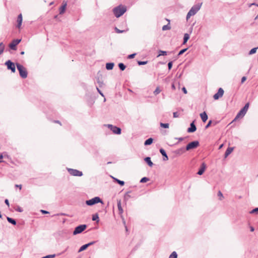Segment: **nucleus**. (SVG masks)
<instances>
[{"instance_id": "obj_1", "label": "nucleus", "mask_w": 258, "mask_h": 258, "mask_svg": "<svg viewBox=\"0 0 258 258\" xmlns=\"http://www.w3.org/2000/svg\"><path fill=\"white\" fill-rule=\"evenodd\" d=\"M126 11V7L125 6L120 5L112 10V12L116 18H119L123 15Z\"/></svg>"}, {"instance_id": "obj_2", "label": "nucleus", "mask_w": 258, "mask_h": 258, "mask_svg": "<svg viewBox=\"0 0 258 258\" xmlns=\"http://www.w3.org/2000/svg\"><path fill=\"white\" fill-rule=\"evenodd\" d=\"M202 3L193 6L188 12L186 19L188 20L190 17L194 16L201 9Z\"/></svg>"}, {"instance_id": "obj_3", "label": "nucleus", "mask_w": 258, "mask_h": 258, "mask_svg": "<svg viewBox=\"0 0 258 258\" xmlns=\"http://www.w3.org/2000/svg\"><path fill=\"white\" fill-rule=\"evenodd\" d=\"M16 66L18 70L19 71L20 77L23 79L26 78L27 77L28 73L26 68L19 63H16Z\"/></svg>"}, {"instance_id": "obj_4", "label": "nucleus", "mask_w": 258, "mask_h": 258, "mask_svg": "<svg viewBox=\"0 0 258 258\" xmlns=\"http://www.w3.org/2000/svg\"><path fill=\"white\" fill-rule=\"evenodd\" d=\"M249 103H246L242 109H241L238 112L233 121L237 119L238 118L243 117L247 112L248 109L249 108Z\"/></svg>"}, {"instance_id": "obj_5", "label": "nucleus", "mask_w": 258, "mask_h": 258, "mask_svg": "<svg viewBox=\"0 0 258 258\" xmlns=\"http://www.w3.org/2000/svg\"><path fill=\"white\" fill-rule=\"evenodd\" d=\"M102 203L103 204V201L102 200L98 197H94L90 200H87L86 201V204L88 206H93L95 204H98V203Z\"/></svg>"}, {"instance_id": "obj_6", "label": "nucleus", "mask_w": 258, "mask_h": 258, "mask_svg": "<svg viewBox=\"0 0 258 258\" xmlns=\"http://www.w3.org/2000/svg\"><path fill=\"white\" fill-rule=\"evenodd\" d=\"M87 228V225L85 224L80 225L77 226L74 231H73V235H77L80 234L84 231Z\"/></svg>"}, {"instance_id": "obj_7", "label": "nucleus", "mask_w": 258, "mask_h": 258, "mask_svg": "<svg viewBox=\"0 0 258 258\" xmlns=\"http://www.w3.org/2000/svg\"><path fill=\"white\" fill-rule=\"evenodd\" d=\"M199 146V142L198 141H195L188 144L186 146V151H189L191 149H196Z\"/></svg>"}, {"instance_id": "obj_8", "label": "nucleus", "mask_w": 258, "mask_h": 258, "mask_svg": "<svg viewBox=\"0 0 258 258\" xmlns=\"http://www.w3.org/2000/svg\"><path fill=\"white\" fill-rule=\"evenodd\" d=\"M69 173L73 176H82L83 175V172L77 169L67 168Z\"/></svg>"}, {"instance_id": "obj_9", "label": "nucleus", "mask_w": 258, "mask_h": 258, "mask_svg": "<svg viewBox=\"0 0 258 258\" xmlns=\"http://www.w3.org/2000/svg\"><path fill=\"white\" fill-rule=\"evenodd\" d=\"M107 126L115 134L120 135L121 133V130L120 127L112 124H108Z\"/></svg>"}, {"instance_id": "obj_10", "label": "nucleus", "mask_w": 258, "mask_h": 258, "mask_svg": "<svg viewBox=\"0 0 258 258\" xmlns=\"http://www.w3.org/2000/svg\"><path fill=\"white\" fill-rule=\"evenodd\" d=\"M21 39H14L9 45L10 49L13 50L17 49V45L21 42Z\"/></svg>"}, {"instance_id": "obj_11", "label": "nucleus", "mask_w": 258, "mask_h": 258, "mask_svg": "<svg viewBox=\"0 0 258 258\" xmlns=\"http://www.w3.org/2000/svg\"><path fill=\"white\" fill-rule=\"evenodd\" d=\"M5 64L7 66L8 69L11 70L12 72L15 73L16 72L15 64L11 60H8L5 62Z\"/></svg>"}, {"instance_id": "obj_12", "label": "nucleus", "mask_w": 258, "mask_h": 258, "mask_svg": "<svg viewBox=\"0 0 258 258\" xmlns=\"http://www.w3.org/2000/svg\"><path fill=\"white\" fill-rule=\"evenodd\" d=\"M224 92L223 89L221 88H220L218 89V92L214 95V96H213L214 99L215 100L218 99L220 97H221L223 95Z\"/></svg>"}, {"instance_id": "obj_13", "label": "nucleus", "mask_w": 258, "mask_h": 258, "mask_svg": "<svg viewBox=\"0 0 258 258\" xmlns=\"http://www.w3.org/2000/svg\"><path fill=\"white\" fill-rule=\"evenodd\" d=\"M23 18L22 14H20L17 19V25H16V27L18 29H20L22 25Z\"/></svg>"}, {"instance_id": "obj_14", "label": "nucleus", "mask_w": 258, "mask_h": 258, "mask_svg": "<svg viewBox=\"0 0 258 258\" xmlns=\"http://www.w3.org/2000/svg\"><path fill=\"white\" fill-rule=\"evenodd\" d=\"M206 168V164L204 162L202 163L201 164V168H200L199 170L198 171L197 174L200 175H202L204 173Z\"/></svg>"}, {"instance_id": "obj_15", "label": "nucleus", "mask_w": 258, "mask_h": 258, "mask_svg": "<svg viewBox=\"0 0 258 258\" xmlns=\"http://www.w3.org/2000/svg\"><path fill=\"white\" fill-rule=\"evenodd\" d=\"M197 130L196 126L195 124V121H193L190 124V127L188 128L187 132L188 133H193Z\"/></svg>"}, {"instance_id": "obj_16", "label": "nucleus", "mask_w": 258, "mask_h": 258, "mask_svg": "<svg viewBox=\"0 0 258 258\" xmlns=\"http://www.w3.org/2000/svg\"><path fill=\"white\" fill-rule=\"evenodd\" d=\"M186 151V149L184 147L178 149L174 151V153L177 155H181L184 153Z\"/></svg>"}, {"instance_id": "obj_17", "label": "nucleus", "mask_w": 258, "mask_h": 258, "mask_svg": "<svg viewBox=\"0 0 258 258\" xmlns=\"http://www.w3.org/2000/svg\"><path fill=\"white\" fill-rule=\"evenodd\" d=\"M67 3L66 2H63L61 7L59 9V14H62L64 13Z\"/></svg>"}, {"instance_id": "obj_18", "label": "nucleus", "mask_w": 258, "mask_h": 258, "mask_svg": "<svg viewBox=\"0 0 258 258\" xmlns=\"http://www.w3.org/2000/svg\"><path fill=\"white\" fill-rule=\"evenodd\" d=\"M131 191H128L126 192L124 196V199L125 201H128L130 198H136L135 196L131 195Z\"/></svg>"}, {"instance_id": "obj_19", "label": "nucleus", "mask_w": 258, "mask_h": 258, "mask_svg": "<svg viewBox=\"0 0 258 258\" xmlns=\"http://www.w3.org/2000/svg\"><path fill=\"white\" fill-rule=\"evenodd\" d=\"M160 153L162 155V156H163V160L164 161H167L168 160V156L165 152V151L162 149V148H161L160 149Z\"/></svg>"}, {"instance_id": "obj_20", "label": "nucleus", "mask_w": 258, "mask_h": 258, "mask_svg": "<svg viewBox=\"0 0 258 258\" xmlns=\"http://www.w3.org/2000/svg\"><path fill=\"white\" fill-rule=\"evenodd\" d=\"M200 116L202 118V121L204 122H205L207 120L208 118V115H207V113H206V112H204L201 113Z\"/></svg>"}, {"instance_id": "obj_21", "label": "nucleus", "mask_w": 258, "mask_h": 258, "mask_svg": "<svg viewBox=\"0 0 258 258\" xmlns=\"http://www.w3.org/2000/svg\"><path fill=\"white\" fill-rule=\"evenodd\" d=\"M233 147H228L225 152V158H226L229 154H231V153L233 151Z\"/></svg>"}, {"instance_id": "obj_22", "label": "nucleus", "mask_w": 258, "mask_h": 258, "mask_svg": "<svg viewBox=\"0 0 258 258\" xmlns=\"http://www.w3.org/2000/svg\"><path fill=\"white\" fill-rule=\"evenodd\" d=\"M145 161L148 164L150 167H152L153 165V162L151 161V158L147 157L144 159Z\"/></svg>"}, {"instance_id": "obj_23", "label": "nucleus", "mask_w": 258, "mask_h": 258, "mask_svg": "<svg viewBox=\"0 0 258 258\" xmlns=\"http://www.w3.org/2000/svg\"><path fill=\"white\" fill-rule=\"evenodd\" d=\"M114 66L113 62H108L106 64V69L108 70H111L113 69Z\"/></svg>"}, {"instance_id": "obj_24", "label": "nucleus", "mask_w": 258, "mask_h": 258, "mask_svg": "<svg viewBox=\"0 0 258 258\" xmlns=\"http://www.w3.org/2000/svg\"><path fill=\"white\" fill-rule=\"evenodd\" d=\"M153 142V139L152 138H150L145 141V142H144V145L145 146L150 145L151 144H152Z\"/></svg>"}, {"instance_id": "obj_25", "label": "nucleus", "mask_w": 258, "mask_h": 258, "mask_svg": "<svg viewBox=\"0 0 258 258\" xmlns=\"http://www.w3.org/2000/svg\"><path fill=\"white\" fill-rule=\"evenodd\" d=\"M112 177L114 181L116 182V183H117L118 184H119L121 186L124 185V182L123 181L119 180L118 179H117L116 178H115V177H113L112 176Z\"/></svg>"}, {"instance_id": "obj_26", "label": "nucleus", "mask_w": 258, "mask_h": 258, "mask_svg": "<svg viewBox=\"0 0 258 258\" xmlns=\"http://www.w3.org/2000/svg\"><path fill=\"white\" fill-rule=\"evenodd\" d=\"M7 219L8 221L10 223L13 224V225H16L17 224L16 221L12 218H10L9 217H7Z\"/></svg>"}, {"instance_id": "obj_27", "label": "nucleus", "mask_w": 258, "mask_h": 258, "mask_svg": "<svg viewBox=\"0 0 258 258\" xmlns=\"http://www.w3.org/2000/svg\"><path fill=\"white\" fill-rule=\"evenodd\" d=\"M117 208H118L119 214H122L123 213V209L121 207L120 200L117 201Z\"/></svg>"}, {"instance_id": "obj_28", "label": "nucleus", "mask_w": 258, "mask_h": 258, "mask_svg": "<svg viewBox=\"0 0 258 258\" xmlns=\"http://www.w3.org/2000/svg\"><path fill=\"white\" fill-rule=\"evenodd\" d=\"M189 35L187 33L184 34V37H183V44H185L187 42V41L189 39Z\"/></svg>"}, {"instance_id": "obj_29", "label": "nucleus", "mask_w": 258, "mask_h": 258, "mask_svg": "<svg viewBox=\"0 0 258 258\" xmlns=\"http://www.w3.org/2000/svg\"><path fill=\"white\" fill-rule=\"evenodd\" d=\"M5 48V45L3 42L0 43V55L3 53Z\"/></svg>"}, {"instance_id": "obj_30", "label": "nucleus", "mask_w": 258, "mask_h": 258, "mask_svg": "<svg viewBox=\"0 0 258 258\" xmlns=\"http://www.w3.org/2000/svg\"><path fill=\"white\" fill-rule=\"evenodd\" d=\"M88 247V246H87V244H85L83 245H82L79 249L78 252H80L82 251H84L85 250V249H86Z\"/></svg>"}, {"instance_id": "obj_31", "label": "nucleus", "mask_w": 258, "mask_h": 258, "mask_svg": "<svg viewBox=\"0 0 258 258\" xmlns=\"http://www.w3.org/2000/svg\"><path fill=\"white\" fill-rule=\"evenodd\" d=\"M92 220L96 221L97 222L99 221V216H98V214H95L93 215Z\"/></svg>"}, {"instance_id": "obj_32", "label": "nucleus", "mask_w": 258, "mask_h": 258, "mask_svg": "<svg viewBox=\"0 0 258 258\" xmlns=\"http://www.w3.org/2000/svg\"><path fill=\"white\" fill-rule=\"evenodd\" d=\"M118 67L121 71H124L126 68V66L121 62L118 64Z\"/></svg>"}, {"instance_id": "obj_33", "label": "nucleus", "mask_w": 258, "mask_h": 258, "mask_svg": "<svg viewBox=\"0 0 258 258\" xmlns=\"http://www.w3.org/2000/svg\"><path fill=\"white\" fill-rule=\"evenodd\" d=\"M167 54V52L164 50H159V54L158 56H161V55H166Z\"/></svg>"}, {"instance_id": "obj_34", "label": "nucleus", "mask_w": 258, "mask_h": 258, "mask_svg": "<svg viewBox=\"0 0 258 258\" xmlns=\"http://www.w3.org/2000/svg\"><path fill=\"white\" fill-rule=\"evenodd\" d=\"M160 125L161 127H163L164 128H167L169 127V123H165L161 122Z\"/></svg>"}, {"instance_id": "obj_35", "label": "nucleus", "mask_w": 258, "mask_h": 258, "mask_svg": "<svg viewBox=\"0 0 258 258\" xmlns=\"http://www.w3.org/2000/svg\"><path fill=\"white\" fill-rule=\"evenodd\" d=\"M170 29H171V27L169 26V24H167V25H164L162 27V29L163 31H165V30H170Z\"/></svg>"}, {"instance_id": "obj_36", "label": "nucleus", "mask_w": 258, "mask_h": 258, "mask_svg": "<svg viewBox=\"0 0 258 258\" xmlns=\"http://www.w3.org/2000/svg\"><path fill=\"white\" fill-rule=\"evenodd\" d=\"M177 254L175 251L172 252L169 257V258H177Z\"/></svg>"}, {"instance_id": "obj_37", "label": "nucleus", "mask_w": 258, "mask_h": 258, "mask_svg": "<svg viewBox=\"0 0 258 258\" xmlns=\"http://www.w3.org/2000/svg\"><path fill=\"white\" fill-rule=\"evenodd\" d=\"M257 48H258V47H254V48H252L249 51V54L251 55V54H253L255 53L256 52V51Z\"/></svg>"}, {"instance_id": "obj_38", "label": "nucleus", "mask_w": 258, "mask_h": 258, "mask_svg": "<svg viewBox=\"0 0 258 258\" xmlns=\"http://www.w3.org/2000/svg\"><path fill=\"white\" fill-rule=\"evenodd\" d=\"M149 180V178L146 177H144L141 179L140 182L141 183H145V182H146L147 181H148Z\"/></svg>"}, {"instance_id": "obj_39", "label": "nucleus", "mask_w": 258, "mask_h": 258, "mask_svg": "<svg viewBox=\"0 0 258 258\" xmlns=\"http://www.w3.org/2000/svg\"><path fill=\"white\" fill-rule=\"evenodd\" d=\"M161 92V90L160 89L159 87H157L155 90L154 91V94L155 95H157L158 94H159Z\"/></svg>"}, {"instance_id": "obj_40", "label": "nucleus", "mask_w": 258, "mask_h": 258, "mask_svg": "<svg viewBox=\"0 0 258 258\" xmlns=\"http://www.w3.org/2000/svg\"><path fill=\"white\" fill-rule=\"evenodd\" d=\"M187 50V48H184V49H181V50L179 51V52H178V55L179 56V55H182V54H183L186 50Z\"/></svg>"}, {"instance_id": "obj_41", "label": "nucleus", "mask_w": 258, "mask_h": 258, "mask_svg": "<svg viewBox=\"0 0 258 258\" xmlns=\"http://www.w3.org/2000/svg\"><path fill=\"white\" fill-rule=\"evenodd\" d=\"M55 256V254H53L47 255L43 256L41 258H54Z\"/></svg>"}, {"instance_id": "obj_42", "label": "nucleus", "mask_w": 258, "mask_h": 258, "mask_svg": "<svg viewBox=\"0 0 258 258\" xmlns=\"http://www.w3.org/2000/svg\"><path fill=\"white\" fill-rule=\"evenodd\" d=\"M147 63V61H138V64L139 66L144 65Z\"/></svg>"}, {"instance_id": "obj_43", "label": "nucleus", "mask_w": 258, "mask_h": 258, "mask_svg": "<svg viewBox=\"0 0 258 258\" xmlns=\"http://www.w3.org/2000/svg\"><path fill=\"white\" fill-rule=\"evenodd\" d=\"M115 31L117 33H121L125 32V30H120L119 29H118L117 27L115 28Z\"/></svg>"}, {"instance_id": "obj_44", "label": "nucleus", "mask_w": 258, "mask_h": 258, "mask_svg": "<svg viewBox=\"0 0 258 258\" xmlns=\"http://www.w3.org/2000/svg\"><path fill=\"white\" fill-rule=\"evenodd\" d=\"M4 157L8 159H11V157L6 152H4Z\"/></svg>"}, {"instance_id": "obj_45", "label": "nucleus", "mask_w": 258, "mask_h": 258, "mask_svg": "<svg viewBox=\"0 0 258 258\" xmlns=\"http://www.w3.org/2000/svg\"><path fill=\"white\" fill-rule=\"evenodd\" d=\"M218 196L220 197V200H222L224 198L222 193L221 191H219L218 192Z\"/></svg>"}, {"instance_id": "obj_46", "label": "nucleus", "mask_w": 258, "mask_h": 258, "mask_svg": "<svg viewBox=\"0 0 258 258\" xmlns=\"http://www.w3.org/2000/svg\"><path fill=\"white\" fill-rule=\"evenodd\" d=\"M258 212V208H255L250 212V214L256 213Z\"/></svg>"}, {"instance_id": "obj_47", "label": "nucleus", "mask_w": 258, "mask_h": 258, "mask_svg": "<svg viewBox=\"0 0 258 258\" xmlns=\"http://www.w3.org/2000/svg\"><path fill=\"white\" fill-rule=\"evenodd\" d=\"M172 64H173V62L171 61H169L168 63V69L170 70L172 67Z\"/></svg>"}, {"instance_id": "obj_48", "label": "nucleus", "mask_w": 258, "mask_h": 258, "mask_svg": "<svg viewBox=\"0 0 258 258\" xmlns=\"http://www.w3.org/2000/svg\"><path fill=\"white\" fill-rule=\"evenodd\" d=\"M15 210L17 212H22L23 211L22 208L20 207H17V208L15 209Z\"/></svg>"}, {"instance_id": "obj_49", "label": "nucleus", "mask_w": 258, "mask_h": 258, "mask_svg": "<svg viewBox=\"0 0 258 258\" xmlns=\"http://www.w3.org/2000/svg\"><path fill=\"white\" fill-rule=\"evenodd\" d=\"M136 55V53H133V54H130L128 55L127 58L129 59L133 58H134V57Z\"/></svg>"}, {"instance_id": "obj_50", "label": "nucleus", "mask_w": 258, "mask_h": 258, "mask_svg": "<svg viewBox=\"0 0 258 258\" xmlns=\"http://www.w3.org/2000/svg\"><path fill=\"white\" fill-rule=\"evenodd\" d=\"M212 122V120H210L208 122V123H207V124L205 126V128L206 129L208 128L210 126V125H211Z\"/></svg>"}, {"instance_id": "obj_51", "label": "nucleus", "mask_w": 258, "mask_h": 258, "mask_svg": "<svg viewBox=\"0 0 258 258\" xmlns=\"http://www.w3.org/2000/svg\"><path fill=\"white\" fill-rule=\"evenodd\" d=\"M173 117L176 118V117H179V114H178V112H174L173 113Z\"/></svg>"}, {"instance_id": "obj_52", "label": "nucleus", "mask_w": 258, "mask_h": 258, "mask_svg": "<svg viewBox=\"0 0 258 258\" xmlns=\"http://www.w3.org/2000/svg\"><path fill=\"white\" fill-rule=\"evenodd\" d=\"M96 89L98 91V92L103 97H104V95L103 94V93L100 91V90H99V89L97 87H96Z\"/></svg>"}, {"instance_id": "obj_53", "label": "nucleus", "mask_w": 258, "mask_h": 258, "mask_svg": "<svg viewBox=\"0 0 258 258\" xmlns=\"http://www.w3.org/2000/svg\"><path fill=\"white\" fill-rule=\"evenodd\" d=\"M95 243H96V241H94L90 242H89L88 243H87V245L89 247V246L94 244Z\"/></svg>"}, {"instance_id": "obj_54", "label": "nucleus", "mask_w": 258, "mask_h": 258, "mask_svg": "<svg viewBox=\"0 0 258 258\" xmlns=\"http://www.w3.org/2000/svg\"><path fill=\"white\" fill-rule=\"evenodd\" d=\"M246 80V77H245V76L242 77L241 78V83H243Z\"/></svg>"}, {"instance_id": "obj_55", "label": "nucleus", "mask_w": 258, "mask_h": 258, "mask_svg": "<svg viewBox=\"0 0 258 258\" xmlns=\"http://www.w3.org/2000/svg\"><path fill=\"white\" fill-rule=\"evenodd\" d=\"M40 212L43 214H48L49 212L47 211H45V210H40Z\"/></svg>"}, {"instance_id": "obj_56", "label": "nucleus", "mask_w": 258, "mask_h": 258, "mask_svg": "<svg viewBox=\"0 0 258 258\" xmlns=\"http://www.w3.org/2000/svg\"><path fill=\"white\" fill-rule=\"evenodd\" d=\"M175 139L178 140L179 141H182L184 140V138H182V137L175 138Z\"/></svg>"}, {"instance_id": "obj_57", "label": "nucleus", "mask_w": 258, "mask_h": 258, "mask_svg": "<svg viewBox=\"0 0 258 258\" xmlns=\"http://www.w3.org/2000/svg\"><path fill=\"white\" fill-rule=\"evenodd\" d=\"M182 91L183 92V93L184 94H186L187 93V90H186V88L185 87H183L182 88Z\"/></svg>"}, {"instance_id": "obj_58", "label": "nucleus", "mask_w": 258, "mask_h": 258, "mask_svg": "<svg viewBox=\"0 0 258 258\" xmlns=\"http://www.w3.org/2000/svg\"><path fill=\"white\" fill-rule=\"evenodd\" d=\"M5 204L8 206H9V200L8 199H6L5 200Z\"/></svg>"}, {"instance_id": "obj_59", "label": "nucleus", "mask_w": 258, "mask_h": 258, "mask_svg": "<svg viewBox=\"0 0 258 258\" xmlns=\"http://www.w3.org/2000/svg\"><path fill=\"white\" fill-rule=\"evenodd\" d=\"M15 187H19L20 189H21L22 188V185L21 184H16Z\"/></svg>"}, {"instance_id": "obj_60", "label": "nucleus", "mask_w": 258, "mask_h": 258, "mask_svg": "<svg viewBox=\"0 0 258 258\" xmlns=\"http://www.w3.org/2000/svg\"><path fill=\"white\" fill-rule=\"evenodd\" d=\"M252 6H256L257 7H258V4H256L255 3H252L249 5V7H251Z\"/></svg>"}, {"instance_id": "obj_61", "label": "nucleus", "mask_w": 258, "mask_h": 258, "mask_svg": "<svg viewBox=\"0 0 258 258\" xmlns=\"http://www.w3.org/2000/svg\"><path fill=\"white\" fill-rule=\"evenodd\" d=\"M250 231H251V232H253V231H254V227H252V226H250Z\"/></svg>"}, {"instance_id": "obj_62", "label": "nucleus", "mask_w": 258, "mask_h": 258, "mask_svg": "<svg viewBox=\"0 0 258 258\" xmlns=\"http://www.w3.org/2000/svg\"><path fill=\"white\" fill-rule=\"evenodd\" d=\"M3 158H4V153H3L2 154L0 155V159H3Z\"/></svg>"}, {"instance_id": "obj_63", "label": "nucleus", "mask_w": 258, "mask_h": 258, "mask_svg": "<svg viewBox=\"0 0 258 258\" xmlns=\"http://www.w3.org/2000/svg\"><path fill=\"white\" fill-rule=\"evenodd\" d=\"M172 88L173 89H175V86L174 84H172Z\"/></svg>"}, {"instance_id": "obj_64", "label": "nucleus", "mask_w": 258, "mask_h": 258, "mask_svg": "<svg viewBox=\"0 0 258 258\" xmlns=\"http://www.w3.org/2000/svg\"><path fill=\"white\" fill-rule=\"evenodd\" d=\"M55 122H56V123L60 124L59 121H58V120L55 121Z\"/></svg>"}]
</instances>
